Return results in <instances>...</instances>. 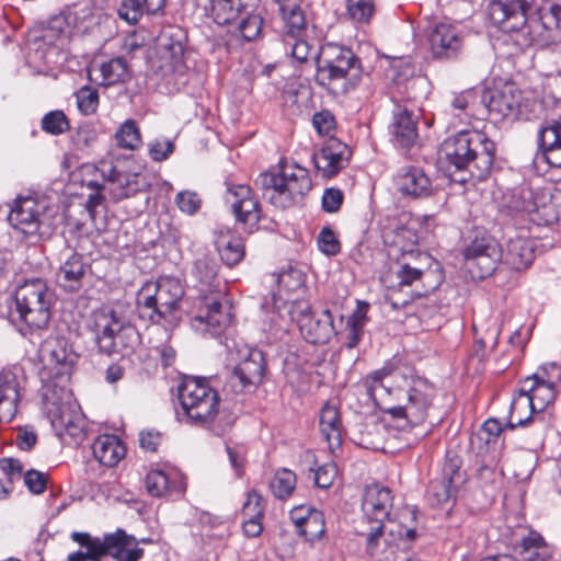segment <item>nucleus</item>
<instances>
[{
    "label": "nucleus",
    "instance_id": "57",
    "mask_svg": "<svg viewBox=\"0 0 561 561\" xmlns=\"http://www.w3.org/2000/svg\"><path fill=\"white\" fill-rule=\"evenodd\" d=\"M283 317L288 316V318L296 322L298 328L300 329V324H302L305 318H311L313 314L311 313V306L308 301L305 300H295L293 302H287V307L282 309Z\"/></svg>",
    "mask_w": 561,
    "mask_h": 561
},
{
    "label": "nucleus",
    "instance_id": "28",
    "mask_svg": "<svg viewBox=\"0 0 561 561\" xmlns=\"http://www.w3.org/2000/svg\"><path fill=\"white\" fill-rule=\"evenodd\" d=\"M536 241L527 236L510 237L502 250L503 263L514 271L528 268L535 260Z\"/></svg>",
    "mask_w": 561,
    "mask_h": 561
},
{
    "label": "nucleus",
    "instance_id": "10",
    "mask_svg": "<svg viewBox=\"0 0 561 561\" xmlns=\"http://www.w3.org/2000/svg\"><path fill=\"white\" fill-rule=\"evenodd\" d=\"M15 311L32 334L47 328L53 294L41 278L26 280L15 290Z\"/></svg>",
    "mask_w": 561,
    "mask_h": 561
},
{
    "label": "nucleus",
    "instance_id": "24",
    "mask_svg": "<svg viewBox=\"0 0 561 561\" xmlns=\"http://www.w3.org/2000/svg\"><path fill=\"white\" fill-rule=\"evenodd\" d=\"M392 504L393 496L389 488L377 483L366 486L362 510L369 522L383 524L389 520Z\"/></svg>",
    "mask_w": 561,
    "mask_h": 561
},
{
    "label": "nucleus",
    "instance_id": "58",
    "mask_svg": "<svg viewBox=\"0 0 561 561\" xmlns=\"http://www.w3.org/2000/svg\"><path fill=\"white\" fill-rule=\"evenodd\" d=\"M174 142L167 138H156L148 145L149 156L156 162L167 160L174 152Z\"/></svg>",
    "mask_w": 561,
    "mask_h": 561
},
{
    "label": "nucleus",
    "instance_id": "15",
    "mask_svg": "<svg viewBox=\"0 0 561 561\" xmlns=\"http://www.w3.org/2000/svg\"><path fill=\"white\" fill-rule=\"evenodd\" d=\"M427 41L434 58L451 60L457 58L462 50L465 31L457 22L437 21L428 27Z\"/></svg>",
    "mask_w": 561,
    "mask_h": 561
},
{
    "label": "nucleus",
    "instance_id": "25",
    "mask_svg": "<svg viewBox=\"0 0 561 561\" xmlns=\"http://www.w3.org/2000/svg\"><path fill=\"white\" fill-rule=\"evenodd\" d=\"M21 369L4 368L0 370V422H11L20 401Z\"/></svg>",
    "mask_w": 561,
    "mask_h": 561
},
{
    "label": "nucleus",
    "instance_id": "3",
    "mask_svg": "<svg viewBox=\"0 0 561 561\" xmlns=\"http://www.w3.org/2000/svg\"><path fill=\"white\" fill-rule=\"evenodd\" d=\"M442 153L449 169L454 168L453 180L465 184L488 176L493 165L495 145L482 131L462 130L444 141Z\"/></svg>",
    "mask_w": 561,
    "mask_h": 561
},
{
    "label": "nucleus",
    "instance_id": "50",
    "mask_svg": "<svg viewBox=\"0 0 561 561\" xmlns=\"http://www.w3.org/2000/svg\"><path fill=\"white\" fill-rule=\"evenodd\" d=\"M115 140L119 148L136 150L141 145V135L133 119L125 121L115 133Z\"/></svg>",
    "mask_w": 561,
    "mask_h": 561
},
{
    "label": "nucleus",
    "instance_id": "59",
    "mask_svg": "<svg viewBox=\"0 0 561 561\" xmlns=\"http://www.w3.org/2000/svg\"><path fill=\"white\" fill-rule=\"evenodd\" d=\"M118 16L128 24H136L145 13L140 0H123L117 9Z\"/></svg>",
    "mask_w": 561,
    "mask_h": 561
},
{
    "label": "nucleus",
    "instance_id": "38",
    "mask_svg": "<svg viewBox=\"0 0 561 561\" xmlns=\"http://www.w3.org/2000/svg\"><path fill=\"white\" fill-rule=\"evenodd\" d=\"M99 73L95 81L104 87L124 83L129 79V69L125 59L116 57L92 68L90 75Z\"/></svg>",
    "mask_w": 561,
    "mask_h": 561
},
{
    "label": "nucleus",
    "instance_id": "62",
    "mask_svg": "<svg viewBox=\"0 0 561 561\" xmlns=\"http://www.w3.org/2000/svg\"><path fill=\"white\" fill-rule=\"evenodd\" d=\"M318 245L322 253L327 255H335L340 252L341 247L335 233L329 227L322 228L318 236Z\"/></svg>",
    "mask_w": 561,
    "mask_h": 561
},
{
    "label": "nucleus",
    "instance_id": "6",
    "mask_svg": "<svg viewBox=\"0 0 561 561\" xmlns=\"http://www.w3.org/2000/svg\"><path fill=\"white\" fill-rule=\"evenodd\" d=\"M42 403L46 417L56 435L80 438L85 422L81 409L68 389V383H54L46 380L42 386Z\"/></svg>",
    "mask_w": 561,
    "mask_h": 561
},
{
    "label": "nucleus",
    "instance_id": "19",
    "mask_svg": "<svg viewBox=\"0 0 561 561\" xmlns=\"http://www.w3.org/2000/svg\"><path fill=\"white\" fill-rule=\"evenodd\" d=\"M128 320L121 307L102 306L91 314L90 329L99 351H111L114 347L112 335L117 333Z\"/></svg>",
    "mask_w": 561,
    "mask_h": 561
},
{
    "label": "nucleus",
    "instance_id": "4",
    "mask_svg": "<svg viewBox=\"0 0 561 561\" xmlns=\"http://www.w3.org/2000/svg\"><path fill=\"white\" fill-rule=\"evenodd\" d=\"M183 296L184 287L178 278L163 276L156 282H147L136 297L139 316L153 323L176 324L181 319Z\"/></svg>",
    "mask_w": 561,
    "mask_h": 561
},
{
    "label": "nucleus",
    "instance_id": "26",
    "mask_svg": "<svg viewBox=\"0 0 561 561\" xmlns=\"http://www.w3.org/2000/svg\"><path fill=\"white\" fill-rule=\"evenodd\" d=\"M105 167L106 169L102 170L103 190L113 201L130 197L144 186L137 173H125L113 165Z\"/></svg>",
    "mask_w": 561,
    "mask_h": 561
},
{
    "label": "nucleus",
    "instance_id": "9",
    "mask_svg": "<svg viewBox=\"0 0 561 561\" xmlns=\"http://www.w3.org/2000/svg\"><path fill=\"white\" fill-rule=\"evenodd\" d=\"M71 537L84 550L69 554L67 561H98L104 556H112L117 561H138L144 554V549L133 547L135 538L122 530L103 537L87 533H73Z\"/></svg>",
    "mask_w": 561,
    "mask_h": 561
},
{
    "label": "nucleus",
    "instance_id": "48",
    "mask_svg": "<svg viewBox=\"0 0 561 561\" xmlns=\"http://www.w3.org/2000/svg\"><path fill=\"white\" fill-rule=\"evenodd\" d=\"M145 486L149 495L161 497L175 489V482L163 470L156 469L147 473Z\"/></svg>",
    "mask_w": 561,
    "mask_h": 561
},
{
    "label": "nucleus",
    "instance_id": "47",
    "mask_svg": "<svg viewBox=\"0 0 561 561\" xmlns=\"http://www.w3.org/2000/svg\"><path fill=\"white\" fill-rule=\"evenodd\" d=\"M369 305L365 301H357V307L353 314L347 319L346 327L348 329L347 347H355L363 335V330L367 320V311Z\"/></svg>",
    "mask_w": 561,
    "mask_h": 561
},
{
    "label": "nucleus",
    "instance_id": "33",
    "mask_svg": "<svg viewBox=\"0 0 561 561\" xmlns=\"http://www.w3.org/2000/svg\"><path fill=\"white\" fill-rule=\"evenodd\" d=\"M305 30L306 26L295 34H289L285 25L283 26L285 54L289 55L297 64L309 65L316 62L318 67L320 50L301 38Z\"/></svg>",
    "mask_w": 561,
    "mask_h": 561
},
{
    "label": "nucleus",
    "instance_id": "14",
    "mask_svg": "<svg viewBox=\"0 0 561 561\" xmlns=\"http://www.w3.org/2000/svg\"><path fill=\"white\" fill-rule=\"evenodd\" d=\"M557 391V388L539 380H534V377L526 378L518 394L511 403L507 426L513 430L517 426L526 425L529 422V414L516 416V412L519 409H530L533 412L543 411L554 401Z\"/></svg>",
    "mask_w": 561,
    "mask_h": 561
},
{
    "label": "nucleus",
    "instance_id": "36",
    "mask_svg": "<svg viewBox=\"0 0 561 561\" xmlns=\"http://www.w3.org/2000/svg\"><path fill=\"white\" fill-rule=\"evenodd\" d=\"M92 453L94 458L103 466L114 467L124 458L126 448L117 436L104 434L93 442Z\"/></svg>",
    "mask_w": 561,
    "mask_h": 561
},
{
    "label": "nucleus",
    "instance_id": "1",
    "mask_svg": "<svg viewBox=\"0 0 561 561\" xmlns=\"http://www.w3.org/2000/svg\"><path fill=\"white\" fill-rule=\"evenodd\" d=\"M531 0H491L488 14L491 22L505 33H514L520 48L550 47L556 68L561 73V3L547 2L537 20L528 21L526 11Z\"/></svg>",
    "mask_w": 561,
    "mask_h": 561
},
{
    "label": "nucleus",
    "instance_id": "7",
    "mask_svg": "<svg viewBox=\"0 0 561 561\" xmlns=\"http://www.w3.org/2000/svg\"><path fill=\"white\" fill-rule=\"evenodd\" d=\"M255 184L265 199L283 209L300 203L312 187L308 170L296 163H284L278 172L261 173Z\"/></svg>",
    "mask_w": 561,
    "mask_h": 561
},
{
    "label": "nucleus",
    "instance_id": "35",
    "mask_svg": "<svg viewBox=\"0 0 561 561\" xmlns=\"http://www.w3.org/2000/svg\"><path fill=\"white\" fill-rule=\"evenodd\" d=\"M539 147L546 162L553 168H561V124L551 122L539 133Z\"/></svg>",
    "mask_w": 561,
    "mask_h": 561
},
{
    "label": "nucleus",
    "instance_id": "43",
    "mask_svg": "<svg viewBox=\"0 0 561 561\" xmlns=\"http://www.w3.org/2000/svg\"><path fill=\"white\" fill-rule=\"evenodd\" d=\"M383 425L375 420L362 423L353 433L355 444L366 449H379L382 445Z\"/></svg>",
    "mask_w": 561,
    "mask_h": 561
},
{
    "label": "nucleus",
    "instance_id": "18",
    "mask_svg": "<svg viewBox=\"0 0 561 561\" xmlns=\"http://www.w3.org/2000/svg\"><path fill=\"white\" fill-rule=\"evenodd\" d=\"M420 116V110L409 103L394 104L389 129L391 141L396 147L410 149L416 145L419 139L417 122Z\"/></svg>",
    "mask_w": 561,
    "mask_h": 561
},
{
    "label": "nucleus",
    "instance_id": "56",
    "mask_svg": "<svg viewBox=\"0 0 561 561\" xmlns=\"http://www.w3.org/2000/svg\"><path fill=\"white\" fill-rule=\"evenodd\" d=\"M193 273L202 285L210 287L217 278V264L206 257L199 259L194 265Z\"/></svg>",
    "mask_w": 561,
    "mask_h": 561
},
{
    "label": "nucleus",
    "instance_id": "51",
    "mask_svg": "<svg viewBox=\"0 0 561 561\" xmlns=\"http://www.w3.org/2000/svg\"><path fill=\"white\" fill-rule=\"evenodd\" d=\"M325 531L323 514L317 510H308L307 520L298 530L306 540L314 541L322 537Z\"/></svg>",
    "mask_w": 561,
    "mask_h": 561
},
{
    "label": "nucleus",
    "instance_id": "12",
    "mask_svg": "<svg viewBox=\"0 0 561 561\" xmlns=\"http://www.w3.org/2000/svg\"><path fill=\"white\" fill-rule=\"evenodd\" d=\"M39 356L44 363L41 373L43 383L54 380V383H68L78 355L65 337H49L41 346Z\"/></svg>",
    "mask_w": 561,
    "mask_h": 561
},
{
    "label": "nucleus",
    "instance_id": "22",
    "mask_svg": "<svg viewBox=\"0 0 561 561\" xmlns=\"http://www.w3.org/2000/svg\"><path fill=\"white\" fill-rule=\"evenodd\" d=\"M225 201L230 204L238 221L250 226L259 221V202L253 196L250 186L245 184H229Z\"/></svg>",
    "mask_w": 561,
    "mask_h": 561
},
{
    "label": "nucleus",
    "instance_id": "16",
    "mask_svg": "<svg viewBox=\"0 0 561 561\" xmlns=\"http://www.w3.org/2000/svg\"><path fill=\"white\" fill-rule=\"evenodd\" d=\"M463 255L468 270L478 278L490 276L503 261L502 249L491 237L474 239Z\"/></svg>",
    "mask_w": 561,
    "mask_h": 561
},
{
    "label": "nucleus",
    "instance_id": "40",
    "mask_svg": "<svg viewBox=\"0 0 561 561\" xmlns=\"http://www.w3.org/2000/svg\"><path fill=\"white\" fill-rule=\"evenodd\" d=\"M547 202L548 196L545 193L523 186L513 193L508 207L515 211L533 214L545 207Z\"/></svg>",
    "mask_w": 561,
    "mask_h": 561
},
{
    "label": "nucleus",
    "instance_id": "46",
    "mask_svg": "<svg viewBox=\"0 0 561 561\" xmlns=\"http://www.w3.org/2000/svg\"><path fill=\"white\" fill-rule=\"evenodd\" d=\"M239 18L238 30L241 36L249 42L256 39L261 35L263 27V16L259 10V4L247 12L243 11V14L239 15Z\"/></svg>",
    "mask_w": 561,
    "mask_h": 561
},
{
    "label": "nucleus",
    "instance_id": "20",
    "mask_svg": "<svg viewBox=\"0 0 561 561\" xmlns=\"http://www.w3.org/2000/svg\"><path fill=\"white\" fill-rule=\"evenodd\" d=\"M394 190L405 197L424 198L432 193V181L424 170L416 165L400 167L392 178Z\"/></svg>",
    "mask_w": 561,
    "mask_h": 561
},
{
    "label": "nucleus",
    "instance_id": "23",
    "mask_svg": "<svg viewBox=\"0 0 561 561\" xmlns=\"http://www.w3.org/2000/svg\"><path fill=\"white\" fill-rule=\"evenodd\" d=\"M351 158L348 146L336 138H330L319 152L313 154V162L324 178H332L344 169Z\"/></svg>",
    "mask_w": 561,
    "mask_h": 561
},
{
    "label": "nucleus",
    "instance_id": "64",
    "mask_svg": "<svg viewBox=\"0 0 561 561\" xmlns=\"http://www.w3.org/2000/svg\"><path fill=\"white\" fill-rule=\"evenodd\" d=\"M336 476V465L334 462L324 463L314 471V483L321 489H328L332 485Z\"/></svg>",
    "mask_w": 561,
    "mask_h": 561
},
{
    "label": "nucleus",
    "instance_id": "37",
    "mask_svg": "<svg viewBox=\"0 0 561 561\" xmlns=\"http://www.w3.org/2000/svg\"><path fill=\"white\" fill-rule=\"evenodd\" d=\"M319 426L332 451L341 446L342 421L337 408L327 402L320 411Z\"/></svg>",
    "mask_w": 561,
    "mask_h": 561
},
{
    "label": "nucleus",
    "instance_id": "41",
    "mask_svg": "<svg viewBox=\"0 0 561 561\" xmlns=\"http://www.w3.org/2000/svg\"><path fill=\"white\" fill-rule=\"evenodd\" d=\"M114 347L111 351H100L105 355H121L122 357L130 356L140 345V335L138 331L129 322L125 324L117 333L112 335Z\"/></svg>",
    "mask_w": 561,
    "mask_h": 561
},
{
    "label": "nucleus",
    "instance_id": "52",
    "mask_svg": "<svg viewBox=\"0 0 561 561\" xmlns=\"http://www.w3.org/2000/svg\"><path fill=\"white\" fill-rule=\"evenodd\" d=\"M173 37L174 34L170 31H163L158 38V45L162 50L163 58H170L173 64H178L182 59L184 46L180 38L174 39Z\"/></svg>",
    "mask_w": 561,
    "mask_h": 561
},
{
    "label": "nucleus",
    "instance_id": "30",
    "mask_svg": "<svg viewBox=\"0 0 561 561\" xmlns=\"http://www.w3.org/2000/svg\"><path fill=\"white\" fill-rule=\"evenodd\" d=\"M520 95L513 85H505L502 90L490 92L486 110L491 119L497 122L514 116L518 110Z\"/></svg>",
    "mask_w": 561,
    "mask_h": 561
},
{
    "label": "nucleus",
    "instance_id": "60",
    "mask_svg": "<svg viewBox=\"0 0 561 561\" xmlns=\"http://www.w3.org/2000/svg\"><path fill=\"white\" fill-rule=\"evenodd\" d=\"M531 377L557 389L561 388V367L554 363L543 365Z\"/></svg>",
    "mask_w": 561,
    "mask_h": 561
},
{
    "label": "nucleus",
    "instance_id": "63",
    "mask_svg": "<svg viewBox=\"0 0 561 561\" xmlns=\"http://www.w3.org/2000/svg\"><path fill=\"white\" fill-rule=\"evenodd\" d=\"M423 272L419 268L411 267L409 264H402L396 273L397 285L400 290L410 287L421 280Z\"/></svg>",
    "mask_w": 561,
    "mask_h": 561
},
{
    "label": "nucleus",
    "instance_id": "49",
    "mask_svg": "<svg viewBox=\"0 0 561 561\" xmlns=\"http://www.w3.org/2000/svg\"><path fill=\"white\" fill-rule=\"evenodd\" d=\"M297 483V478L294 471L283 468L275 472L270 482V489L273 495L279 500L289 497Z\"/></svg>",
    "mask_w": 561,
    "mask_h": 561
},
{
    "label": "nucleus",
    "instance_id": "27",
    "mask_svg": "<svg viewBox=\"0 0 561 561\" xmlns=\"http://www.w3.org/2000/svg\"><path fill=\"white\" fill-rule=\"evenodd\" d=\"M463 481L459 466L450 461L443 468L439 478L433 480L427 490L428 500L433 505L448 502L456 493L457 488Z\"/></svg>",
    "mask_w": 561,
    "mask_h": 561
},
{
    "label": "nucleus",
    "instance_id": "8",
    "mask_svg": "<svg viewBox=\"0 0 561 561\" xmlns=\"http://www.w3.org/2000/svg\"><path fill=\"white\" fill-rule=\"evenodd\" d=\"M179 400L188 423L207 427L216 435L224 434L226 428L216 421L219 396L205 378H185L179 387Z\"/></svg>",
    "mask_w": 561,
    "mask_h": 561
},
{
    "label": "nucleus",
    "instance_id": "34",
    "mask_svg": "<svg viewBox=\"0 0 561 561\" xmlns=\"http://www.w3.org/2000/svg\"><path fill=\"white\" fill-rule=\"evenodd\" d=\"M259 0H209L208 12L215 23L226 25L233 22L243 11L255 8Z\"/></svg>",
    "mask_w": 561,
    "mask_h": 561
},
{
    "label": "nucleus",
    "instance_id": "42",
    "mask_svg": "<svg viewBox=\"0 0 561 561\" xmlns=\"http://www.w3.org/2000/svg\"><path fill=\"white\" fill-rule=\"evenodd\" d=\"M283 23L289 34H295L307 24L305 11L301 8V0H274Z\"/></svg>",
    "mask_w": 561,
    "mask_h": 561
},
{
    "label": "nucleus",
    "instance_id": "31",
    "mask_svg": "<svg viewBox=\"0 0 561 561\" xmlns=\"http://www.w3.org/2000/svg\"><path fill=\"white\" fill-rule=\"evenodd\" d=\"M304 285V277L299 271L290 270L278 276V293H272L262 304L266 311H273L283 317L282 309L287 307L288 298L283 293L294 291Z\"/></svg>",
    "mask_w": 561,
    "mask_h": 561
},
{
    "label": "nucleus",
    "instance_id": "54",
    "mask_svg": "<svg viewBox=\"0 0 561 561\" xmlns=\"http://www.w3.org/2000/svg\"><path fill=\"white\" fill-rule=\"evenodd\" d=\"M75 96L81 114L88 116L96 112L99 107V92L96 89L84 85L75 93Z\"/></svg>",
    "mask_w": 561,
    "mask_h": 561
},
{
    "label": "nucleus",
    "instance_id": "44",
    "mask_svg": "<svg viewBox=\"0 0 561 561\" xmlns=\"http://www.w3.org/2000/svg\"><path fill=\"white\" fill-rule=\"evenodd\" d=\"M522 554L524 561H548L552 550L538 533L530 531L522 540Z\"/></svg>",
    "mask_w": 561,
    "mask_h": 561
},
{
    "label": "nucleus",
    "instance_id": "55",
    "mask_svg": "<svg viewBox=\"0 0 561 561\" xmlns=\"http://www.w3.org/2000/svg\"><path fill=\"white\" fill-rule=\"evenodd\" d=\"M346 10L353 21L367 23L375 13V3L373 0H347Z\"/></svg>",
    "mask_w": 561,
    "mask_h": 561
},
{
    "label": "nucleus",
    "instance_id": "61",
    "mask_svg": "<svg viewBox=\"0 0 561 561\" xmlns=\"http://www.w3.org/2000/svg\"><path fill=\"white\" fill-rule=\"evenodd\" d=\"M263 497L262 495L252 490L248 493L247 502L243 505L242 513L244 518H262L263 517Z\"/></svg>",
    "mask_w": 561,
    "mask_h": 561
},
{
    "label": "nucleus",
    "instance_id": "53",
    "mask_svg": "<svg viewBox=\"0 0 561 561\" xmlns=\"http://www.w3.org/2000/svg\"><path fill=\"white\" fill-rule=\"evenodd\" d=\"M42 129L50 135H61L69 130L70 124L62 111L56 110L45 114L41 122Z\"/></svg>",
    "mask_w": 561,
    "mask_h": 561
},
{
    "label": "nucleus",
    "instance_id": "45",
    "mask_svg": "<svg viewBox=\"0 0 561 561\" xmlns=\"http://www.w3.org/2000/svg\"><path fill=\"white\" fill-rule=\"evenodd\" d=\"M472 329L476 334V351L474 356L480 360L484 357V348L490 346L494 348L499 342L500 328L496 321H493L491 327L484 329V325L478 319L473 321Z\"/></svg>",
    "mask_w": 561,
    "mask_h": 561
},
{
    "label": "nucleus",
    "instance_id": "11",
    "mask_svg": "<svg viewBox=\"0 0 561 561\" xmlns=\"http://www.w3.org/2000/svg\"><path fill=\"white\" fill-rule=\"evenodd\" d=\"M359 73V61L355 54L346 47L327 44L320 49L316 81L321 87L346 90V81Z\"/></svg>",
    "mask_w": 561,
    "mask_h": 561
},
{
    "label": "nucleus",
    "instance_id": "39",
    "mask_svg": "<svg viewBox=\"0 0 561 561\" xmlns=\"http://www.w3.org/2000/svg\"><path fill=\"white\" fill-rule=\"evenodd\" d=\"M216 249L221 261L228 266L239 264L244 256L242 240L229 230L220 231L215 240Z\"/></svg>",
    "mask_w": 561,
    "mask_h": 561
},
{
    "label": "nucleus",
    "instance_id": "13",
    "mask_svg": "<svg viewBox=\"0 0 561 561\" xmlns=\"http://www.w3.org/2000/svg\"><path fill=\"white\" fill-rule=\"evenodd\" d=\"M239 362L225 382V390L231 393H251L262 382L265 359L257 348L243 347L238 351Z\"/></svg>",
    "mask_w": 561,
    "mask_h": 561
},
{
    "label": "nucleus",
    "instance_id": "2",
    "mask_svg": "<svg viewBox=\"0 0 561 561\" xmlns=\"http://www.w3.org/2000/svg\"><path fill=\"white\" fill-rule=\"evenodd\" d=\"M389 375V369L381 368L367 377L369 397L388 414L404 423L398 426H415L423 423L435 396L434 386L423 378H417L408 390L392 389L385 383Z\"/></svg>",
    "mask_w": 561,
    "mask_h": 561
},
{
    "label": "nucleus",
    "instance_id": "32",
    "mask_svg": "<svg viewBox=\"0 0 561 561\" xmlns=\"http://www.w3.org/2000/svg\"><path fill=\"white\" fill-rule=\"evenodd\" d=\"M89 271L81 254L72 253L59 267L57 282L67 291H77L82 286V280Z\"/></svg>",
    "mask_w": 561,
    "mask_h": 561
},
{
    "label": "nucleus",
    "instance_id": "29",
    "mask_svg": "<svg viewBox=\"0 0 561 561\" xmlns=\"http://www.w3.org/2000/svg\"><path fill=\"white\" fill-rule=\"evenodd\" d=\"M299 330L304 337L312 344L327 343L337 333L332 313L329 309H324L319 314H313L311 318H305Z\"/></svg>",
    "mask_w": 561,
    "mask_h": 561
},
{
    "label": "nucleus",
    "instance_id": "5",
    "mask_svg": "<svg viewBox=\"0 0 561 561\" xmlns=\"http://www.w3.org/2000/svg\"><path fill=\"white\" fill-rule=\"evenodd\" d=\"M42 403L46 417L56 435L80 438L85 422L81 409L68 389V383H54L46 380L42 386Z\"/></svg>",
    "mask_w": 561,
    "mask_h": 561
},
{
    "label": "nucleus",
    "instance_id": "17",
    "mask_svg": "<svg viewBox=\"0 0 561 561\" xmlns=\"http://www.w3.org/2000/svg\"><path fill=\"white\" fill-rule=\"evenodd\" d=\"M47 201L34 196L18 197L8 219L14 229L24 234L34 236L44 222Z\"/></svg>",
    "mask_w": 561,
    "mask_h": 561
},
{
    "label": "nucleus",
    "instance_id": "21",
    "mask_svg": "<svg viewBox=\"0 0 561 561\" xmlns=\"http://www.w3.org/2000/svg\"><path fill=\"white\" fill-rule=\"evenodd\" d=\"M231 322L230 308L224 306L217 298L205 304V310L191 319V328L202 334L219 335Z\"/></svg>",
    "mask_w": 561,
    "mask_h": 561
}]
</instances>
